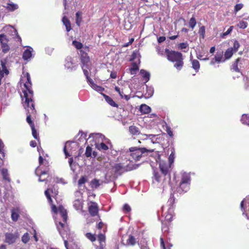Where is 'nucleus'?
<instances>
[{"label":"nucleus","mask_w":249,"mask_h":249,"mask_svg":"<svg viewBox=\"0 0 249 249\" xmlns=\"http://www.w3.org/2000/svg\"><path fill=\"white\" fill-rule=\"evenodd\" d=\"M107 231V227L104 230V233H100L97 236L98 241L99 243V246L97 247L98 249H104L106 246V236L105 235Z\"/></svg>","instance_id":"nucleus-12"},{"label":"nucleus","mask_w":249,"mask_h":249,"mask_svg":"<svg viewBox=\"0 0 249 249\" xmlns=\"http://www.w3.org/2000/svg\"><path fill=\"white\" fill-rule=\"evenodd\" d=\"M198 33L202 38H204L205 36V27L204 26H201L199 29Z\"/></svg>","instance_id":"nucleus-40"},{"label":"nucleus","mask_w":249,"mask_h":249,"mask_svg":"<svg viewBox=\"0 0 249 249\" xmlns=\"http://www.w3.org/2000/svg\"><path fill=\"white\" fill-rule=\"evenodd\" d=\"M188 47V44L186 42H182V43H180V44H179L178 45V48L181 49V50H182V49H186V48H187Z\"/></svg>","instance_id":"nucleus-56"},{"label":"nucleus","mask_w":249,"mask_h":249,"mask_svg":"<svg viewBox=\"0 0 249 249\" xmlns=\"http://www.w3.org/2000/svg\"><path fill=\"white\" fill-rule=\"evenodd\" d=\"M243 61L244 59L241 58H237L232 64L231 70L236 72H240V69L238 68V66H239L240 68H241Z\"/></svg>","instance_id":"nucleus-14"},{"label":"nucleus","mask_w":249,"mask_h":249,"mask_svg":"<svg viewBox=\"0 0 249 249\" xmlns=\"http://www.w3.org/2000/svg\"><path fill=\"white\" fill-rule=\"evenodd\" d=\"M155 149H147L145 147H131L129 148L130 156L135 161L139 160L142 156H147L148 153H152Z\"/></svg>","instance_id":"nucleus-5"},{"label":"nucleus","mask_w":249,"mask_h":249,"mask_svg":"<svg viewBox=\"0 0 249 249\" xmlns=\"http://www.w3.org/2000/svg\"><path fill=\"white\" fill-rule=\"evenodd\" d=\"M91 87L93 89H94V90L102 92L104 90V88H103L101 86H98L95 83L93 85H92Z\"/></svg>","instance_id":"nucleus-47"},{"label":"nucleus","mask_w":249,"mask_h":249,"mask_svg":"<svg viewBox=\"0 0 249 249\" xmlns=\"http://www.w3.org/2000/svg\"><path fill=\"white\" fill-rule=\"evenodd\" d=\"M49 192H51L53 194V197H55L56 196L58 195V192L57 189H55V187L54 186H53L51 188H49Z\"/></svg>","instance_id":"nucleus-46"},{"label":"nucleus","mask_w":249,"mask_h":249,"mask_svg":"<svg viewBox=\"0 0 249 249\" xmlns=\"http://www.w3.org/2000/svg\"><path fill=\"white\" fill-rule=\"evenodd\" d=\"M78 54L80 56L81 66H85L86 68H89V64L90 62V58L88 55V53L83 50H79Z\"/></svg>","instance_id":"nucleus-8"},{"label":"nucleus","mask_w":249,"mask_h":249,"mask_svg":"<svg viewBox=\"0 0 249 249\" xmlns=\"http://www.w3.org/2000/svg\"><path fill=\"white\" fill-rule=\"evenodd\" d=\"M1 71H3L5 72V74L6 75H7L9 74V71L8 70L6 66V64L5 62H4L2 60H1Z\"/></svg>","instance_id":"nucleus-41"},{"label":"nucleus","mask_w":249,"mask_h":249,"mask_svg":"<svg viewBox=\"0 0 249 249\" xmlns=\"http://www.w3.org/2000/svg\"><path fill=\"white\" fill-rule=\"evenodd\" d=\"M176 199L174 196V195H171L170 197L169 198L168 202L169 203V205L171 206H172L173 204L175 203Z\"/></svg>","instance_id":"nucleus-54"},{"label":"nucleus","mask_w":249,"mask_h":249,"mask_svg":"<svg viewBox=\"0 0 249 249\" xmlns=\"http://www.w3.org/2000/svg\"><path fill=\"white\" fill-rule=\"evenodd\" d=\"M191 178L190 175L187 173L181 174L180 180L176 188V191L179 194L187 192L190 188Z\"/></svg>","instance_id":"nucleus-4"},{"label":"nucleus","mask_w":249,"mask_h":249,"mask_svg":"<svg viewBox=\"0 0 249 249\" xmlns=\"http://www.w3.org/2000/svg\"><path fill=\"white\" fill-rule=\"evenodd\" d=\"M237 26L241 29H245L248 26V23L244 21H240L237 24Z\"/></svg>","instance_id":"nucleus-45"},{"label":"nucleus","mask_w":249,"mask_h":249,"mask_svg":"<svg viewBox=\"0 0 249 249\" xmlns=\"http://www.w3.org/2000/svg\"><path fill=\"white\" fill-rule=\"evenodd\" d=\"M72 43V45L78 50H81V49L83 47V45L82 43L75 40H73Z\"/></svg>","instance_id":"nucleus-39"},{"label":"nucleus","mask_w":249,"mask_h":249,"mask_svg":"<svg viewBox=\"0 0 249 249\" xmlns=\"http://www.w3.org/2000/svg\"><path fill=\"white\" fill-rule=\"evenodd\" d=\"M129 131L132 135H139L141 134L139 128L135 125H132L129 127Z\"/></svg>","instance_id":"nucleus-21"},{"label":"nucleus","mask_w":249,"mask_h":249,"mask_svg":"<svg viewBox=\"0 0 249 249\" xmlns=\"http://www.w3.org/2000/svg\"><path fill=\"white\" fill-rule=\"evenodd\" d=\"M139 69V68L138 64L136 62H133L131 64V67L130 68V72L131 74H134Z\"/></svg>","instance_id":"nucleus-34"},{"label":"nucleus","mask_w":249,"mask_h":249,"mask_svg":"<svg viewBox=\"0 0 249 249\" xmlns=\"http://www.w3.org/2000/svg\"><path fill=\"white\" fill-rule=\"evenodd\" d=\"M64 227H65V224L61 222H59L57 224V229L58 231H59V233H61V231L63 230Z\"/></svg>","instance_id":"nucleus-53"},{"label":"nucleus","mask_w":249,"mask_h":249,"mask_svg":"<svg viewBox=\"0 0 249 249\" xmlns=\"http://www.w3.org/2000/svg\"><path fill=\"white\" fill-rule=\"evenodd\" d=\"M18 236L19 234L18 232L15 233L7 232L5 234V242L9 245L14 244L18 238Z\"/></svg>","instance_id":"nucleus-10"},{"label":"nucleus","mask_w":249,"mask_h":249,"mask_svg":"<svg viewBox=\"0 0 249 249\" xmlns=\"http://www.w3.org/2000/svg\"><path fill=\"white\" fill-rule=\"evenodd\" d=\"M123 210L125 213H127L131 211V208L129 205L125 204L123 206Z\"/></svg>","instance_id":"nucleus-55"},{"label":"nucleus","mask_w":249,"mask_h":249,"mask_svg":"<svg viewBox=\"0 0 249 249\" xmlns=\"http://www.w3.org/2000/svg\"><path fill=\"white\" fill-rule=\"evenodd\" d=\"M214 61H217V63L223 62L225 61L223 57V52H217L214 56Z\"/></svg>","instance_id":"nucleus-24"},{"label":"nucleus","mask_w":249,"mask_h":249,"mask_svg":"<svg viewBox=\"0 0 249 249\" xmlns=\"http://www.w3.org/2000/svg\"><path fill=\"white\" fill-rule=\"evenodd\" d=\"M140 73L142 75V77L145 81L144 83H147L150 79V73L145 70L142 69L140 71Z\"/></svg>","instance_id":"nucleus-29"},{"label":"nucleus","mask_w":249,"mask_h":249,"mask_svg":"<svg viewBox=\"0 0 249 249\" xmlns=\"http://www.w3.org/2000/svg\"><path fill=\"white\" fill-rule=\"evenodd\" d=\"M19 217V210L13 209L11 211V218L13 221H17Z\"/></svg>","instance_id":"nucleus-23"},{"label":"nucleus","mask_w":249,"mask_h":249,"mask_svg":"<svg viewBox=\"0 0 249 249\" xmlns=\"http://www.w3.org/2000/svg\"><path fill=\"white\" fill-rule=\"evenodd\" d=\"M49 174V170L45 171H42L40 173V175L39 178V180L40 181H45L46 180V178L43 177L44 175H48Z\"/></svg>","instance_id":"nucleus-42"},{"label":"nucleus","mask_w":249,"mask_h":249,"mask_svg":"<svg viewBox=\"0 0 249 249\" xmlns=\"http://www.w3.org/2000/svg\"><path fill=\"white\" fill-rule=\"evenodd\" d=\"M92 153V148L89 146H87L86 149L85 155L89 158L91 157Z\"/></svg>","instance_id":"nucleus-48"},{"label":"nucleus","mask_w":249,"mask_h":249,"mask_svg":"<svg viewBox=\"0 0 249 249\" xmlns=\"http://www.w3.org/2000/svg\"><path fill=\"white\" fill-rule=\"evenodd\" d=\"M166 131L167 133L170 136L172 137L173 136V132L171 130V129L170 127L167 126Z\"/></svg>","instance_id":"nucleus-61"},{"label":"nucleus","mask_w":249,"mask_h":249,"mask_svg":"<svg viewBox=\"0 0 249 249\" xmlns=\"http://www.w3.org/2000/svg\"><path fill=\"white\" fill-rule=\"evenodd\" d=\"M140 249H149V248L148 246L147 243H145L143 244H142V243H141L140 244Z\"/></svg>","instance_id":"nucleus-62"},{"label":"nucleus","mask_w":249,"mask_h":249,"mask_svg":"<svg viewBox=\"0 0 249 249\" xmlns=\"http://www.w3.org/2000/svg\"><path fill=\"white\" fill-rule=\"evenodd\" d=\"M81 67H82V69L83 70L84 74L85 76H86V77L89 76V72H88V70L86 69L87 68H86V67L83 66H81Z\"/></svg>","instance_id":"nucleus-59"},{"label":"nucleus","mask_w":249,"mask_h":249,"mask_svg":"<svg viewBox=\"0 0 249 249\" xmlns=\"http://www.w3.org/2000/svg\"><path fill=\"white\" fill-rule=\"evenodd\" d=\"M9 41V40L6 35L3 34L0 35L1 48L2 49V52L4 53H8L10 50V47L8 45Z\"/></svg>","instance_id":"nucleus-7"},{"label":"nucleus","mask_w":249,"mask_h":249,"mask_svg":"<svg viewBox=\"0 0 249 249\" xmlns=\"http://www.w3.org/2000/svg\"><path fill=\"white\" fill-rule=\"evenodd\" d=\"M166 176L156 170L153 171V178L158 183L163 182Z\"/></svg>","instance_id":"nucleus-13"},{"label":"nucleus","mask_w":249,"mask_h":249,"mask_svg":"<svg viewBox=\"0 0 249 249\" xmlns=\"http://www.w3.org/2000/svg\"><path fill=\"white\" fill-rule=\"evenodd\" d=\"M165 53L167 59L169 61L172 62H176L174 66V67L178 71L181 70L184 65L182 53L178 52L169 50L168 49H165Z\"/></svg>","instance_id":"nucleus-2"},{"label":"nucleus","mask_w":249,"mask_h":249,"mask_svg":"<svg viewBox=\"0 0 249 249\" xmlns=\"http://www.w3.org/2000/svg\"><path fill=\"white\" fill-rule=\"evenodd\" d=\"M1 173L3 179L8 182H10L11 178L9 177L8 170L6 168H2L1 170Z\"/></svg>","instance_id":"nucleus-22"},{"label":"nucleus","mask_w":249,"mask_h":249,"mask_svg":"<svg viewBox=\"0 0 249 249\" xmlns=\"http://www.w3.org/2000/svg\"><path fill=\"white\" fill-rule=\"evenodd\" d=\"M240 121L242 124L249 126V115L244 114L242 115Z\"/></svg>","instance_id":"nucleus-30"},{"label":"nucleus","mask_w":249,"mask_h":249,"mask_svg":"<svg viewBox=\"0 0 249 249\" xmlns=\"http://www.w3.org/2000/svg\"><path fill=\"white\" fill-rule=\"evenodd\" d=\"M85 236L87 239L91 242H95L96 240V236L95 234L91 233V232H87L85 234Z\"/></svg>","instance_id":"nucleus-35"},{"label":"nucleus","mask_w":249,"mask_h":249,"mask_svg":"<svg viewBox=\"0 0 249 249\" xmlns=\"http://www.w3.org/2000/svg\"><path fill=\"white\" fill-rule=\"evenodd\" d=\"M243 4L238 3L236 4L234 7V12L236 13L237 12L240 11L243 7Z\"/></svg>","instance_id":"nucleus-51"},{"label":"nucleus","mask_w":249,"mask_h":249,"mask_svg":"<svg viewBox=\"0 0 249 249\" xmlns=\"http://www.w3.org/2000/svg\"><path fill=\"white\" fill-rule=\"evenodd\" d=\"M88 211L91 216L97 215L99 213V207L97 203L90 201L88 203Z\"/></svg>","instance_id":"nucleus-9"},{"label":"nucleus","mask_w":249,"mask_h":249,"mask_svg":"<svg viewBox=\"0 0 249 249\" xmlns=\"http://www.w3.org/2000/svg\"><path fill=\"white\" fill-rule=\"evenodd\" d=\"M10 32H11V35L14 36L13 38L15 39H17V41L21 42V38L20 36L18 35L17 30L13 27H11Z\"/></svg>","instance_id":"nucleus-28"},{"label":"nucleus","mask_w":249,"mask_h":249,"mask_svg":"<svg viewBox=\"0 0 249 249\" xmlns=\"http://www.w3.org/2000/svg\"><path fill=\"white\" fill-rule=\"evenodd\" d=\"M232 29H233V26H230V28L228 29V30L226 32H225L223 34L222 37H224L225 36H226L230 34L231 32Z\"/></svg>","instance_id":"nucleus-58"},{"label":"nucleus","mask_w":249,"mask_h":249,"mask_svg":"<svg viewBox=\"0 0 249 249\" xmlns=\"http://www.w3.org/2000/svg\"><path fill=\"white\" fill-rule=\"evenodd\" d=\"M102 95L104 97L106 102L111 106L116 107H118V105L110 97L104 93H102Z\"/></svg>","instance_id":"nucleus-19"},{"label":"nucleus","mask_w":249,"mask_h":249,"mask_svg":"<svg viewBox=\"0 0 249 249\" xmlns=\"http://www.w3.org/2000/svg\"><path fill=\"white\" fill-rule=\"evenodd\" d=\"M174 158H175L174 154L173 153V152H172L170 154L169 157V161L170 164H171L173 162Z\"/></svg>","instance_id":"nucleus-60"},{"label":"nucleus","mask_w":249,"mask_h":249,"mask_svg":"<svg viewBox=\"0 0 249 249\" xmlns=\"http://www.w3.org/2000/svg\"><path fill=\"white\" fill-rule=\"evenodd\" d=\"M88 181L87 178L86 176H82L78 181V185L79 186L85 183Z\"/></svg>","instance_id":"nucleus-43"},{"label":"nucleus","mask_w":249,"mask_h":249,"mask_svg":"<svg viewBox=\"0 0 249 249\" xmlns=\"http://www.w3.org/2000/svg\"><path fill=\"white\" fill-rule=\"evenodd\" d=\"M73 60L71 57L68 56L65 60V66L68 69L71 70H75L76 68V65H73Z\"/></svg>","instance_id":"nucleus-15"},{"label":"nucleus","mask_w":249,"mask_h":249,"mask_svg":"<svg viewBox=\"0 0 249 249\" xmlns=\"http://www.w3.org/2000/svg\"><path fill=\"white\" fill-rule=\"evenodd\" d=\"M30 237L29 234L26 232L24 233L21 237V240L24 243H27L29 242Z\"/></svg>","instance_id":"nucleus-44"},{"label":"nucleus","mask_w":249,"mask_h":249,"mask_svg":"<svg viewBox=\"0 0 249 249\" xmlns=\"http://www.w3.org/2000/svg\"><path fill=\"white\" fill-rule=\"evenodd\" d=\"M90 185L92 189H97L100 185V183L98 179L94 178L90 181Z\"/></svg>","instance_id":"nucleus-33"},{"label":"nucleus","mask_w":249,"mask_h":249,"mask_svg":"<svg viewBox=\"0 0 249 249\" xmlns=\"http://www.w3.org/2000/svg\"><path fill=\"white\" fill-rule=\"evenodd\" d=\"M240 46V44L239 42L237 40H235L233 43V45L232 47H231L230 48L232 49V50L234 53L236 52Z\"/></svg>","instance_id":"nucleus-49"},{"label":"nucleus","mask_w":249,"mask_h":249,"mask_svg":"<svg viewBox=\"0 0 249 249\" xmlns=\"http://www.w3.org/2000/svg\"><path fill=\"white\" fill-rule=\"evenodd\" d=\"M104 226V223L101 221L97 225L96 228L99 230H101V229L103 228Z\"/></svg>","instance_id":"nucleus-63"},{"label":"nucleus","mask_w":249,"mask_h":249,"mask_svg":"<svg viewBox=\"0 0 249 249\" xmlns=\"http://www.w3.org/2000/svg\"><path fill=\"white\" fill-rule=\"evenodd\" d=\"M173 210L171 208H170L165 216V222L170 223L172 221V219L173 217V214L172 213Z\"/></svg>","instance_id":"nucleus-26"},{"label":"nucleus","mask_w":249,"mask_h":249,"mask_svg":"<svg viewBox=\"0 0 249 249\" xmlns=\"http://www.w3.org/2000/svg\"><path fill=\"white\" fill-rule=\"evenodd\" d=\"M115 91H116L117 92H118V93L119 94V95L121 97V98H123L124 97V92L123 91H122L120 89L119 87L116 86L115 87Z\"/></svg>","instance_id":"nucleus-57"},{"label":"nucleus","mask_w":249,"mask_h":249,"mask_svg":"<svg viewBox=\"0 0 249 249\" xmlns=\"http://www.w3.org/2000/svg\"><path fill=\"white\" fill-rule=\"evenodd\" d=\"M170 167H171L170 163L167 162H161L160 164V172L164 176L168 175L169 178H170V175L169 174V169Z\"/></svg>","instance_id":"nucleus-11"},{"label":"nucleus","mask_w":249,"mask_h":249,"mask_svg":"<svg viewBox=\"0 0 249 249\" xmlns=\"http://www.w3.org/2000/svg\"><path fill=\"white\" fill-rule=\"evenodd\" d=\"M98 149L103 150H107L108 149V146L104 142H101L98 147Z\"/></svg>","instance_id":"nucleus-52"},{"label":"nucleus","mask_w":249,"mask_h":249,"mask_svg":"<svg viewBox=\"0 0 249 249\" xmlns=\"http://www.w3.org/2000/svg\"><path fill=\"white\" fill-rule=\"evenodd\" d=\"M137 241L135 237L130 234L128 235V238L126 240V244H125L126 246H134L137 243Z\"/></svg>","instance_id":"nucleus-18"},{"label":"nucleus","mask_w":249,"mask_h":249,"mask_svg":"<svg viewBox=\"0 0 249 249\" xmlns=\"http://www.w3.org/2000/svg\"><path fill=\"white\" fill-rule=\"evenodd\" d=\"M140 111L142 114H148L151 111V108L145 104H142L140 107Z\"/></svg>","instance_id":"nucleus-25"},{"label":"nucleus","mask_w":249,"mask_h":249,"mask_svg":"<svg viewBox=\"0 0 249 249\" xmlns=\"http://www.w3.org/2000/svg\"><path fill=\"white\" fill-rule=\"evenodd\" d=\"M82 13L81 11H78L76 12V24L78 26H80L82 21Z\"/></svg>","instance_id":"nucleus-31"},{"label":"nucleus","mask_w":249,"mask_h":249,"mask_svg":"<svg viewBox=\"0 0 249 249\" xmlns=\"http://www.w3.org/2000/svg\"><path fill=\"white\" fill-rule=\"evenodd\" d=\"M24 108L27 110L26 121L31 128L32 135L40 143V138L38 133L35 128L34 122L32 120V118H36V111L35 109V107Z\"/></svg>","instance_id":"nucleus-3"},{"label":"nucleus","mask_w":249,"mask_h":249,"mask_svg":"<svg viewBox=\"0 0 249 249\" xmlns=\"http://www.w3.org/2000/svg\"><path fill=\"white\" fill-rule=\"evenodd\" d=\"M26 81L24 84L26 90L23 91L25 101L23 102L24 107H35V102L33 100V91L32 89V82L30 74L26 72L24 74Z\"/></svg>","instance_id":"nucleus-1"},{"label":"nucleus","mask_w":249,"mask_h":249,"mask_svg":"<svg viewBox=\"0 0 249 249\" xmlns=\"http://www.w3.org/2000/svg\"><path fill=\"white\" fill-rule=\"evenodd\" d=\"M49 189H47L45 191V195L46 196V197L48 199V201L49 202V203L52 205L53 204V200L51 198V196L50 195V193L49 192Z\"/></svg>","instance_id":"nucleus-50"},{"label":"nucleus","mask_w":249,"mask_h":249,"mask_svg":"<svg viewBox=\"0 0 249 249\" xmlns=\"http://www.w3.org/2000/svg\"><path fill=\"white\" fill-rule=\"evenodd\" d=\"M190 61L192 64V68L196 72H198L200 69V63L196 59H192L190 58Z\"/></svg>","instance_id":"nucleus-20"},{"label":"nucleus","mask_w":249,"mask_h":249,"mask_svg":"<svg viewBox=\"0 0 249 249\" xmlns=\"http://www.w3.org/2000/svg\"><path fill=\"white\" fill-rule=\"evenodd\" d=\"M33 49L32 48L29 47L26 50H25L22 55V58L25 60H27L32 57V52Z\"/></svg>","instance_id":"nucleus-16"},{"label":"nucleus","mask_w":249,"mask_h":249,"mask_svg":"<svg viewBox=\"0 0 249 249\" xmlns=\"http://www.w3.org/2000/svg\"><path fill=\"white\" fill-rule=\"evenodd\" d=\"M62 22L65 26L67 32H69L71 29V24L70 20L66 17H64L62 18Z\"/></svg>","instance_id":"nucleus-27"},{"label":"nucleus","mask_w":249,"mask_h":249,"mask_svg":"<svg viewBox=\"0 0 249 249\" xmlns=\"http://www.w3.org/2000/svg\"><path fill=\"white\" fill-rule=\"evenodd\" d=\"M136 168L135 165H127L124 166L121 163H117L114 164L112 167V169L115 175L120 176L123 173L131 171Z\"/></svg>","instance_id":"nucleus-6"},{"label":"nucleus","mask_w":249,"mask_h":249,"mask_svg":"<svg viewBox=\"0 0 249 249\" xmlns=\"http://www.w3.org/2000/svg\"><path fill=\"white\" fill-rule=\"evenodd\" d=\"M86 79L87 82L89 84L90 86H91L92 85L94 84L93 80L89 76L86 77Z\"/></svg>","instance_id":"nucleus-64"},{"label":"nucleus","mask_w":249,"mask_h":249,"mask_svg":"<svg viewBox=\"0 0 249 249\" xmlns=\"http://www.w3.org/2000/svg\"><path fill=\"white\" fill-rule=\"evenodd\" d=\"M18 8V5L13 3H8L6 6V9L10 11H14Z\"/></svg>","instance_id":"nucleus-37"},{"label":"nucleus","mask_w":249,"mask_h":249,"mask_svg":"<svg viewBox=\"0 0 249 249\" xmlns=\"http://www.w3.org/2000/svg\"><path fill=\"white\" fill-rule=\"evenodd\" d=\"M234 53V52L232 50V49L230 48H228L226 51V52H225V53H224L225 60L228 59L230 58L232 56V55Z\"/></svg>","instance_id":"nucleus-32"},{"label":"nucleus","mask_w":249,"mask_h":249,"mask_svg":"<svg viewBox=\"0 0 249 249\" xmlns=\"http://www.w3.org/2000/svg\"><path fill=\"white\" fill-rule=\"evenodd\" d=\"M4 144L2 142V140L0 139V158L2 159L5 157L4 153Z\"/></svg>","instance_id":"nucleus-36"},{"label":"nucleus","mask_w":249,"mask_h":249,"mask_svg":"<svg viewBox=\"0 0 249 249\" xmlns=\"http://www.w3.org/2000/svg\"><path fill=\"white\" fill-rule=\"evenodd\" d=\"M58 211L61 214L63 221L65 223H66L68 219L67 210L63 207V206L61 205L58 207Z\"/></svg>","instance_id":"nucleus-17"},{"label":"nucleus","mask_w":249,"mask_h":249,"mask_svg":"<svg viewBox=\"0 0 249 249\" xmlns=\"http://www.w3.org/2000/svg\"><path fill=\"white\" fill-rule=\"evenodd\" d=\"M189 26L192 29L194 28L196 24V21L194 16H193L189 21Z\"/></svg>","instance_id":"nucleus-38"}]
</instances>
